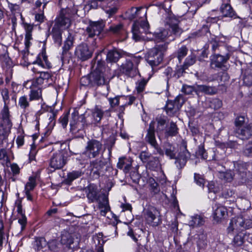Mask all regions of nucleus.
<instances>
[{
	"mask_svg": "<svg viewBox=\"0 0 252 252\" xmlns=\"http://www.w3.org/2000/svg\"><path fill=\"white\" fill-rule=\"evenodd\" d=\"M169 33H171V32H169L167 30L163 29L160 30L159 32L154 33V37L153 38L157 41H164L166 39H168L169 41L174 40V37L170 38V35H169Z\"/></svg>",
	"mask_w": 252,
	"mask_h": 252,
	"instance_id": "bb28decb",
	"label": "nucleus"
},
{
	"mask_svg": "<svg viewBox=\"0 0 252 252\" xmlns=\"http://www.w3.org/2000/svg\"><path fill=\"white\" fill-rule=\"evenodd\" d=\"M213 210V218L217 222L221 221L227 215V208L220 204H215Z\"/></svg>",
	"mask_w": 252,
	"mask_h": 252,
	"instance_id": "4be33fe9",
	"label": "nucleus"
},
{
	"mask_svg": "<svg viewBox=\"0 0 252 252\" xmlns=\"http://www.w3.org/2000/svg\"><path fill=\"white\" fill-rule=\"evenodd\" d=\"M252 227V219L248 217L238 216L232 218L227 228L228 233H232L234 230L240 231L235 236L233 240V245L235 247L240 246L245 242L246 233L244 230Z\"/></svg>",
	"mask_w": 252,
	"mask_h": 252,
	"instance_id": "f257e3e1",
	"label": "nucleus"
},
{
	"mask_svg": "<svg viewBox=\"0 0 252 252\" xmlns=\"http://www.w3.org/2000/svg\"><path fill=\"white\" fill-rule=\"evenodd\" d=\"M84 122L86 125V127L90 126H97L98 125L96 121L93 119V116L91 114L88 115L87 116H84Z\"/></svg>",
	"mask_w": 252,
	"mask_h": 252,
	"instance_id": "603ef678",
	"label": "nucleus"
},
{
	"mask_svg": "<svg viewBox=\"0 0 252 252\" xmlns=\"http://www.w3.org/2000/svg\"><path fill=\"white\" fill-rule=\"evenodd\" d=\"M74 40V36L69 32L63 47V54L66 53L73 47Z\"/></svg>",
	"mask_w": 252,
	"mask_h": 252,
	"instance_id": "2f4dec72",
	"label": "nucleus"
},
{
	"mask_svg": "<svg viewBox=\"0 0 252 252\" xmlns=\"http://www.w3.org/2000/svg\"><path fill=\"white\" fill-rule=\"evenodd\" d=\"M68 113H64L62 116H61L59 121L60 123L61 124L63 128H65L67 125L68 122Z\"/></svg>",
	"mask_w": 252,
	"mask_h": 252,
	"instance_id": "e2e57ef3",
	"label": "nucleus"
},
{
	"mask_svg": "<svg viewBox=\"0 0 252 252\" xmlns=\"http://www.w3.org/2000/svg\"><path fill=\"white\" fill-rule=\"evenodd\" d=\"M148 184L149 189L154 194H157L159 191L158 185L154 178H149L148 180Z\"/></svg>",
	"mask_w": 252,
	"mask_h": 252,
	"instance_id": "58836bf2",
	"label": "nucleus"
},
{
	"mask_svg": "<svg viewBox=\"0 0 252 252\" xmlns=\"http://www.w3.org/2000/svg\"><path fill=\"white\" fill-rule=\"evenodd\" d=\"M66 163V158L63 151H59L54 153L49 160L50 170L54 171L55 170L62 169Z\"/></svg>",
	"mask_w": 252,
	"mask_h": 252,
	"instance_id": "0eeeda50",
	"label": "nucleus"
},
{
	"mask_svg": "<svg viewBox=\"0 0 252 252\" xmlns=\"http://www.w3.org/2000/svg\"><path fill=\"white\" fill-rule=\"evenodd\" d=\"M123 56V51L117 48H113L107 52L106 61L107 63H116L122 58Z\"/></svg>",
	"mask_w": 252,
	"mask_h": 252,
	"instance_id": "5701e85b",
	"label": "nucleus"
},
{
	"mask_svg": "<svg viewBox=\"0 0 252 252\" xmlns=\"http://www.w3.org/2000/svg\"><path fill=\"white\" fill-rule=\"evenodd\" d=\"M52 35L54 42L59 46H60L62 42V30L61 29L57 27H53L52 29Z\"/></svg>",
	"mask_w": 252,
	"mask_h": 252,
	"instance_id": "7c9ffc66",
	"label": "nucleus"
},
{
	"mask_svg": "<svg viewBox=\"0 0 252 252\" xmlns=\"http://www.w3.org/2000/svg\"><path fill=\"white\" fill-rule=\"evenodd\" d=\"M210 106L214 109H218L222 106V102L218 98H214L211 100Z\"/></svg>",
	"mask_w": 252,
	"mask_h": 252,
	"instance_id": "bf43d9fd",
	"label": "nucleus"
},
{
	"mask_svg": "<svg viewBox=\"0 0 252 252\" xmlns=\"http://www.w3.org/2000/svg\"><path fill=\"white\" fill-rule=\"evenodd\" d=\"M18 105L21 109L25 111L29 108L30 106V100L27 95H24L19 97Z\"/></svg>",
	"mask_w": 252,
	"mask_h": 252,
	"instance_id": "ea45409f",
	"label": "nucleus"
},
{
	"mask_svg": "<svg viewBox=\"0 0 252 252\" xmlns=\"http://www.w3.org/2000/svg\"><path fill=\"white\" fill-rule=\"evenodd\" d=\"M110 71V69L108 66L105 67L104 61H98L95 70L90 73L92 87L104 85L105 80L103 72H109Z\"/></svg>",
	"mask_w": 252,
	"mask_h": 252,
	"instance_id": "7ed1b4c3",
	"label": "nucleus"
},
{
	"mask_svg": "<svg viewBox=\"0 0 252 252\" xmlns=\"http://www.w3.org/2000/svg\"><path fill=\"white\" fill-rule=\"evenodd\" d=\"M208 34H210V33L209 31V28L206 26H203L201 29L199 30L198 32H194L192 33V35H195V36H202V35H206L208 36Z\"/></svg>",
	"mask_w": 252,
	"mask_h": 252,
	"instance_id": "13d9d810",
	"label": "nucleus"
},
{
	"mask_svg": "<svg viewBox=\"0 0 252 252\" xmlns=\"http://www.w3.org/2000/svg\"><path fill=\"white\" fill-rule=\"evenodd\" d=\"M229 58L230 56L228 54H226L225 56L219 54L212 55L210 57V68L214 70L223 68L225 66V64Z\"/></svg>",
	"mask_w": 252,
	"mask_h": 252,
	"instance_id": "f8f14e48",
	"label": "nucleus"
},
{
	"mask_svg": "<svg viewBox=\"0 0 252 252\" xmlns=\"http://www.w3.org/2000/svg\"><path fill=\"white\" fill-rule=\"evenodd\" d=\"M104 26L102 21L90 22L86 30V34L91 38L98 36L103 31Z\"/></svg>",
	"mask_w": 252,
	"mask_h": 252,
	"instance_id": "2eb2a0df",
	"label": "nucleus"
},
{
	"mask_svg": "<svg viewBox=\"0 0 252 252\" xmlns=\"http://www.w3.org/2000/svg\"><path fill=\"white\" fill-rule=\"evenodd\" d=\"M218 176L221 180L226 182H231L234 179V173L233 171L228 170L225 172H220Z\"/></svg>",
	"mask_w": 252,
	"mask_h": 252,
	"instance_id": "72a5a7b5",
	"label": "nucleus"
},
{
	"mask_svg": "<svg viewBox=\"0 0 252 252\" xmlns=\"http://www.w3.org/2000/svg\"><path fill=\"white\" fill-rule=\"evenodd\" d=\"M103 145L99 141L95 139L89 140L85 147L83 155L89 158L97 157L102 150Z\"/></svg>",
	"mask_w": 252,
	"mask_h": 252,
	"instance_id": "39448f33",
	"label": "nucleus"
},
{
	"mask_svg": "<svg viewBox=\"0 0 252 252\" xmlns=\"http://www.w3.org/2000/svg\"><path fill=\"white\" fill-rule=\"evenodd\" d=\"M48 247L51 251L54 252L58 251L59 243L57 240H52L48 243Z\"/></svg>",
	"mask_w": 252,
	"mask_h": 252,
	"instance_id": "338daca9",
	"label": "nucleus"
},
{
	"mask_svg": "<svg viewBox=\"0 0 252 252\" xmlns=\"http://www.w3.org/2000/svg\"><path fill=\"white\" fill-rule=\"evenodd\" d=\"M83 173L80 170H74L69 172L67 175L66 181L67 183H71L73 180L81 177L83 175Z\"/></svg>",
	"mask_w": 252,
	"mask_h": 252,
	"instance_id": "a19ab883",
	"label": "nucleus"
},
{
	"mask_svg": "<svg viewBox=\"0 0 252 252\" xmlns=\"http://www.w3.org/2000/svg\"><path fill=\"white\" fill-rule=\"evenodd\" d=\"M29 100H37L42 98V90L41 88H31L29 94Z\"/></svg>",
	"mask_w": 252,
	"mask_h": 252,
	"instance_id": "f704fd0d",
	"label": "nucleus"
},
{
	"mask_svg": "<svg viewBox=\"0 0 252 252\" xmlns=\"http://www.w3.org/2000/svg\"><path fill=\"white\" fill-rule=\"evenodd\" d=\"M32 70L34 73L40 74L39 76L36 79V82L38 85L42 84L44 80H48L52 76L50 72L40 70L36 66H33L32 68Z\"/></svg>",
	"mask_w": 252,
	"mask_h": 252,
	"instance_id": "393cba45",
	"label": "nucleus"
},
{
	"mask_svg": "<svg viewBox=\"0 0 252 252\" xmlns=\"http://www.w3.org/2000/svg\"><path fill=\"white\" fill-rule=\"evenodd\" d=\"M47 242L46 240L43 237H37L35 238L33 243V246L34 249L37 250H40L46 246Z\"/></svg>",
	"mask_w": 252,
	"mask_h": 252,
	"instance_id": "79ce46f5",
	"label": "nucleus"
},
{
	"mask_svg": "<svg viewBox=\"0 0 252 252\" xmlns=\"http://www.w3.org/2000/svg\"><path fill=\"white\" fill-rule=\"evenodd\" d=\"M149 24L148 22L142 23L137 21H135L131 29L132 38L135 41H140L143 37V33L147 34L149 33Z\"/></svg>",
	"mask_w": 252,
	"mask_h": 252,
	"instance_id": "1a4fd4ad",
	"label": "nucleus"
},
{
	"mask_svg": "<svg viewBox=\"0 0 252 252\" xmlns=\"http://www.w3.org/2000/svg\"><path fill=\"white\" fill-rule=\"evenodd\" d=\"M196 154L198 157H200L203 159H206L207 158V153L203 146L200 145L198 147Z\"/></svg>",
	"mask_w": 252,
	"mask_h": 252,
	"instance_id": "69168bd1",
	"label": "nucleus"
},
{
	"mask_svg": "<svg viewBox=\"0 0 252 252\" xmlns=\"http://www.w3.org/2000/svg\"><path fill=\"white\" fill-rule=\"evenodd\" d=\"M84 115L79 116L77 111H74L71 114L70 121V131L74 134H76L80 131H83L86 127L84 122Z\"/></svg>",
	"mask_w": 252,
	"mask_h": 252,
	"instance_id": "423d86ee",
	"label": "nucleus"
},
{
	"mask_svg": "<svg viewBox=\"0 0 252 252\" xmlns=\"http://www.w3.org/2000/svg\"><path fill=\"white\" fill-rule=\"evenodd\" d=\"M18 223L21 225V231H23L27 223V219L25 215H22V216H18Z\"/></svg>",
	"mask_w": 252,
	"mask_h": 252,
	"instance_id": "680f3d73",
	"label": "nucleus"
},
{
	"mask_svg": "<svg viewBox=\"0 0 252 252\" xmlns=\"http://www.w3.org/2000/svg\"><path fill=\"white\" fill-rule=\"evenodd\" d=\"M95 202L98 203L99 207L108 204V200L107 196L103 193H99Z\"/></svg>",
	"mask_w": 252,
	"mask_h": 252,
	"instance_id": "8fccbe9b",
	"label": "nucleus"
},
{
	"mask_svg": "<svg viewBox=\"0 0 252 252\" xmlns=\"http://www.w3.org/2000/svg\"><path fill=\"white\" fill-rule=\"evenodd\" d=\"M243 81L246 85H252V71L249 69L246 70L244 74Z\"/></svg>",
	"mask_w": 252,
	"mask_h": 252,
	"instance_id": "a18cd8bd",
	"label": "nucleus"
},
{
	"mask_svg": "<svg viewBox=\"0 0 252 252\" xmlns=\"http://www.w3.org/2000/svg\"><path fill=\"white\" fill-rule=\"evenodd\" d=\"M32 64L37 65L43 68L50 69L52 67V64L48 60L45 49H42L41 52L38 55Z\"/></svg>",
	"mask_w": 252,
	"mask_h": 252,
	"instance_id": "aec40b11",
	"label": "nucleus"
},
{
	"mask_svg": "<svg viewBox=\"0 0 252 252\" xmlns=\"http://www.w3.org/2000/svg\"><path fill=\"white\" fill-rule=\"evenodd\" d=\"M184 102V97L182 94L177 95L174 100H168L165 106L167 114L169 116L176 115Z\"/></svg>",
	"mask_w": 252,
	"mask_h": 252,
	"instance_id": "6e6552de",
	"label": "nucleus"
},
{
	"mask_svg": "<svg viewBox=\"0 0 252 252\" xmlns=\"http://www.w3.org/2000/svg\"><path fill=\"white\" fill-rule=\"evenodd\" d=\"M99 6L108 15V17L114 15L118 10L114 0H100Z\"/></svg>",
	"mask_w": 252,
	"mask_h": 252,
	"instance_id": "6ab92c4d",
	"label": "nucleus"
},
{
	"mask_svg": "<svg viewBox=\"0 0 252 252\" xmlns=\"http://www.w3.org/2000/svg\"><path fill=\"white\" fill-rule=\"evenodd\" d=\"M93 51L86 43H82L78 45L75 51V55L82 61H86L92 56Z\"/></svg>",
	"mask_w": 252,
	"mask_h": 252,
	"instance_id": "4468645a",
	"label": "nucleus"
},
{
	"mask_svg": "<svg viewBox=\"0 0 252 252\" xmlns=\"http://www.w3.org/2000/svg\"><path fill=\"white\" fill-rule=\"evenodd\" d=\"M97 189L93 187H90L88 188V192L87 196L91 202H95L98 194Z\"/></svg>",
	"mask_w": 252,
	"mask_h": 252,
	"instance_id": "4c0bfd02",
	"label": "nucleus"
},
{
	"mask_svg": "<svg viewBox=\"0 0 252 252\" xmlns=\"http://www.w3.org/2000/svg\"><path fill=\"white\" fill-rule=\"evenodd\" d=\"M36 186V181L34 177H30L29 182L25 186V191L30 192L33 190Z\"/></svg>",
	"mask_w": 252,
	"mask_h": 252,
	"instance_id": "49530a36",
	"label": "nucleus"
},
{
	"mask_svg": "<svg viewBox=\"0 0 252 252\" xmlns=\"http://www.w3.org/2000/svg\"><path fill=\"white\" fill-rule=\"evenodd\" d=\"M147 83V81L144 79L141 80L137 82L136 89L138 93H140L144 91Z\"/></svg>",
	"mask_w": 252,
	"mask_h": 252,
	"instance_id": "4d7b16f0",
	"label": "nucleus"
},
{
	"mask_svg": "<svg viewBox=\"0 0 252 252\" xmlns=\"http://www.w3.org/2000/svg\"><path fill=\"white\" fill-rule=\"evenodd\" d=\"M235 134L236 137L242 140H247L252 136V123L247 124L243 126L236 128Z\"/></svg>",
	"mask_w": 252,
	"mask_h": 252,
	"instance_id": "a211bd4d",
	"label": "nucleus"
},
{
	"mask_svg": "<svg viewBox=\"0 0 252 252\" xmlns=\"http://www.w3.org/2000/svg\"><path fill=\"white\" fill-rule=\"evenodd\" d=\"M194 179L198 186L203 188L205 183V179L199 174L195 173L194 175Z\"/></svg>",
	"mask_w": 252,
	"mask_h": 252,
	"instance_id": "052dcab7",
	"label": "nucleus"
},
{
	"mask_svg": "<svg viewBox=\"0 0 252 252\" xmlns=\"http://www.w3.org/2000/svg\"><path fill=\"white\" fill-rule=\"evenodd\" d=\"M237 171L239 175L241 177L240 182L241 184L246 182V164H239L237 166Z\"/></svg>",
	"mask_w": 252,
	"mask_h": 252,
	"instance_id": "e433bc0d",
	"label": "nucleus"
},
{
	"mask_svg": "<svg viewBox=\"0 0 252 252\" xmlns=\"http://www.w3.org/2000/svg\"><path fill=\"white\" fill-rule=\"evenodd\" d=\"M196 88L191 86L184 85L182 88V91L186 94H191L193 92L196 93Z\"/></svg>",
	"mask_w": 252,
	"mask_h": 252,
	"instance_id": "0e129e2a",
	"label": "nucleus"
},
{
	"mask_svg": "<svg viewBox=\"0 0 252 252\" xmlns=\"http://www.w3.org/2000/svg\"><path fill=\"white\" fill-rule=\"evenodd\" d=\"M220 12L223 17L234 19L239 18L236 12L229 3H222L220 7Z\"/></svg>",
	"mask_w": 252,
	"mask_h": 252,
	"instance_id": "b1692460",
	"label": "nucleus"
},
{
	"mask_svg": "<svg viewBox=\"0 0 252 252\" xmlns=\"http://www.w3.org/2000/svg\"><path fill=\"white\" fill-rule=\"evenodd\" d=\"M159 213L155 207H150L145 210V218L147 222L153 226H157L160 223Z\"/></svg>",
	"mask_w": 252,
	"mask_h": 252,
	"instance_id": "dca6fc26",
	"label": "nucleus"
},
{
	"mask_svg": "<svg viewBox=\"0 0 252 252\" xmlns=\"http://www.w3.org/2000/svg\"><path fill=\"white\" fill-rule=\"evenodd\" d=\"M196 62V56L193 53H191L189 55L185 60L184 64L185 66L189 68V66L192 65Z\"/></svg>",
	"mask_w": 252,
	"mask_h": 252,
	"instance_id": "09e8293b",
	"label": "nucleus"
},
{
	"mask_svg": "<svg viewBox=\"0 0 252 252\" xmlns=\"http://www.w3.org/2000/svg\"><path fill=\"white\" fill-rule=\"evenodd\" d=\"M117 166L119 169H123L126 173L128 172L131 168V162L126 158H120Z\"/></svg>",
	"mask_w": 252,
	"mask_h": 252,
	"instance_id": "c85d7f7f",
	"label": "nucleus"
},
{
	"mask_svg": "<svg viewBox=\"0 0 252 252\" xmlns=\"http://www.w3.org/2000/svg\"><path fill=\"white\" fill-rule=\"evenodd\" d=\"M195 90L197 94H198L200 93H204L207 94L212 95L217 92V89L216 87L206 85H197Z\"/></svg>",
	"mask_w": 252,
	"mask_h": 252,
	"instance_id": "cd10ccee",
	"label": "nucleus"
},
{
	"mask_svg": "<svg viewBox=\"0 0 252 252\" xmlns=\"http://www.w3.org/2000/svg\"><path fill=\"white\" fill-rule=\"evenodd\" d=\"M80 84L82 86L92 87L90 74L82 77L80 79Z\"/></svg>",
	"mask_w": 252,
	"mask_h": 252,
	"instance_id": "864d4df0",
	"label": "nucleus"
},
{
	"mask_svg": "<svg viewBox=\"0 0 252 252\" xmlns=\"http://www.w3.org/2000/svg\"><path fill=\"white\" fill-rule=\"evenodd\" d=\"M165 43L156 45L149 51L147 55V61L152 66L158 65L163 60L164 53L167 49Z\"/></svg>",
	"mask_w": 252,
	"mask_h": 252,
	"instance_id": "20e7f679",
	"label": "nucleus"
},
{
	"mask_svg": "<svg viewBox=\"0 0 252 252\" xmlns=\"http://www.w3.org/2000/svg\"><path fill=\"white\" fill-rule=\"evenodd\" d=\"M70 25V14L66 9L61 10L59 16L56 18L54 27L58 28H68Z\"/></svg>",
	"mask_w": 252,
	"mask_h": 252,
	"instance_id": "f3484780",
	"label": "nucleus"
},
{
	"mask_svg": "<svg viewBox=\"0 0 252 252\" xmlns=\"http://www.w3.org/2000/svg\"><path fill=\"white\" fill-rule=\"evenodd\" d=\"M155 122L152 121L149 125V128L147 130V133L145 136V140L153 147L155 151V154H158L160 155H163V152L158 144L155 137Z\"/></svg>",
	"mask_w": 252,
	"mask_h": 252,
	"instance_id": "9b49d317",
	"label": "nucleus"
},
{
	"mask_svg": "<svg viewBox=\"0 0 252 252\" xmlns=\"http://www.w3.org/2000/svg\"><path fill=\"white\" fill-rule=\"evenodd\" d=\"M188 68L185 66L184 64L183 65H177L175 70L174 76L176 78H179V77L182 76L184 73H185V70Z\"/></svg>",
	"mask_w": 252,
	"mask_h": 252,
	"instance_id": "3c124183",
	"label": "nucleus"
},
{
	"mask_svg": "<svg viewBox=\"0 0 252 252\" xmlns=\"http://www.w3.org/2000/svg\"><path fill=\"white\" fill-rule=\"evenodd\" d=\"M189 52V49L186 45H182L179 47L177 50L174 53V57L178 59L180 63L182 60L187 55Z\"/></svg>",
	"mask_w": 252,
	"mask_h": 252,
	"instance_id": "c756f323",
	"label": "nucleus"
},
{
	"mask_svg": "<svg viewBox=\"0 0 252 252\" xmlns=\"http://www.w3.org/2000/svg\"><path fill=\"white\" fill-rule=\"evenodd\" d=\"M147 10L143 7L133 8L131 9V15L129 16L130 19H136L140 23L148 22L147 20Z\"/></svg>",
	"mask_w": 252,
	"mask_h": 252,
	"instance_id": "412c9836",
	"label": "nucleus"
},
{
	"mask_svg": "<svg viewBox=\"0 0 252 252\" xmlns=\"http://www.w3.org/2000/svg\"><path fill=\"white\" fill-rule=\"evenodd\" d=\"M61 243L63 245L69 247L73 243V238L69 233L64 231L61 235Z\"/></svg>",
	"mask_w": 252,
	"mask_h": 252,
	"instance_id": "473e14b6",
	"label": "nucleus"
},
{
	"mask_svg": "<svg viewBox=\"0 0 252 252\" xmlns=\"http://www.w3.org/2000/svg\"><path fill=\"white\" fill-rule=\"evenodd\" d=\"M105 164L101 159H96L90 162V166L94 174L99 175L102 174V170Z\"/></svg>",
	"mask_w": 252,
	"mask_h": 252,
	"instance_id": "a878e982",
	"label": "nucleus"
},
{
	"mask_svg": "<svg viewBox=\"0 0 252 252\" xmlns=\"http://www.w3.org/2000/svg\"><path fill=\"white\" fill-rule=\"evenodd\" d=\"M135 62V58L126 59L119 67L120 73L129 77L135 76L138 72Z\"/></svg>",
	"mask_w": 252,
	"mask_h": 252,
	"instance_id": "9d476101",
	"label": "nucleus"
},
{
	"mask_svg": "<svg viewBox=\"0 0 252 252\" xmlns=\"http://www.w3.org/2000/svg\"><path fill=\"white\" fill-rule=\"evenodd\" d=\"M204 220L203 218L199 215H195L191 217V220L189 221L190 226L195 227L203 224Z\"/></svg>",
	"mask_w": 252,
	"mask_h": 252,
	"instance_id": "37998d69",
	"label": "nucleus"
},
{
	"mask_svg": "<svg viewBox=\"0 0 252 252\" xmlns=\"http://www.w3.org/2000/svg\"><path fill=\"white\" fill-rule=\"evenodd\" d=\"M244 154L247 157H252V140L246 144L243 151Z\"/></svg>",
	"mask_w": 252,
	"mask_h": 252,
	"instance_id": "5fc2aeb1",
	"label": "nucleus"
},
{
	"mask_svg": "<svg viewBox=\"0 0 252 252\" xmlns=\"http://www.w3.org/2000/svg\"><path fill=\"white\" fill-rule=\"evenodd\" d=\"M91 114L93 116V119L98 125L104 114V112L98 107L96 106L92 111Z\"/></svg>",
	"mask_w": 252,
	"mask_h": 252,
	"instance_id": "c9c22d12",
	"label": "nucleus"
},
{
	"mask_svg": "<svg viewBox=\"0 0 252 252\" xmlns=\"http://www.w3.org/2000/svg\"><path fill=\"white\" fill-rule=\"evenodd\" d=\"M1 94L2 95L5 105L3 109L1 111V114L3 122L8 128H10L12 126V123L9 119L10 115L8 106L6 105V101L9 100V92L7 89L4 88L1 90Z\"/></svg>",
	"mask_w": 252,
	"mask_h": 252,
	"instance_id": "ddd939ff",
	"label": "nucleus"
},
{
	"mask_svg": "<svg viewBox=\"0 0 252 252\" xmlns=\"http://www.w3.org/2000/svg\"><path fill=\"white\" fill-rule=\"evenodd\" d=\"M109 31L113 33H121L124 31L123 25L122 24L113 25L109 28Z\"/></svg>",
	"mask_w": 252,
	"mask_h": 252,
	"instance_id": "de8ad7c7",
	"label": "nucleus"
},
{
	"mask_svg": "<svg viewBox=\"0 0 252 252\" xmlns=\"http://www.w3.org/2000/svg\"><path fill=\"white\" fill-rule=\"evenodd\" d=\"M165 153V155L171 159H175V164L178 169H182L185 166L188 159L190 156V153L185 148L176 158L175 148L170 144L166 147Z\"/></svg>",
	"mask_w": 252,
	"mask_h": 252,
	"instance_id": "f03ea898",
	"label": "nucleus"
},
{
	"mask_svg": "<svg viewBox=\"0 0 252 252\" xmlns=\"http://www.w3.org/2000/svg\"><path fill=\"white\" fill-rule=\"evenodd\" d=\"M170 27L173 33L177 36H180L183 32V30L177 23L171 24Z\"/></svg>",
	"mask_w": 252,
	"mask_h": 252,
	"instance_id": "6e6d98bb",
	"label": "nucleus"
},
{
	"mask_svg": "<svg viewBox=\"0 0 252 252\" xmlns=\"http://www.w3.org/2000/svg\"><path fill=\"white\" fill-rule=\"evenodd\" d=\"M178 133V128L176 124L171 122L169 127L166 129V134L169 136H174Z\"/></svg>",
	"mask_w": 252,
	"mask_h": 252,
	"instance_id": "c03bdc74",
	"label": "nucleus"
},
{
	"mask_svg": "<svg viewBox=\"0 0 252 252\" xmlns=\"http://www.w3.org/2000/svg\"><path fill=\"white\" fill-rule=\"evenodd\" d=\"M148 165L152 169H155L159 165V160L157 158H152L148 162Z\"/></svg>",
	"mask_w": 252,
	"mask_h": 252,
	"instance_id": "774afa93",
	"label": "nucleus"
}]
</instances>
